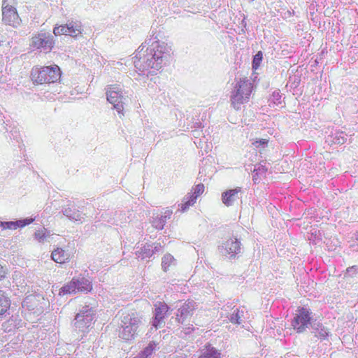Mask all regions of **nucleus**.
<instances>
[{"label": "nucleus", "mask_w": 358, "mask_h": 358, "mask_svg": "<svg viewBox=\"0 0 358 358\" xmlns=\"http://www.w3.org/2000/svg\"><path fill=\"white\" fill-rule=\"evenodd\" d=\"M171 48L166 43L160 41L156 29H152L147 38L138 48L134 64L139 71L148 69L158 71L171 59Z\"/></svg>", "instance_id": "nucleus-1"}, {"label": "nucleus", "mask_w": 358, "mask_h": 358, "mask_svg": "<svg viewBox=\"0 0 358 358\" xmlns=\"http://www.w3.org/2000/svg\"><path fill=\"white\" fill-rule=\"evenodd\" d=\"M252 90V85L249 80L243 78L237 81L231 92L230 103L231 106L237 110L241 109V105L249 101Z\"/></svg>", "instance_id": "nucleus-2"}, {"label": "nucleus", "mask_w": 358, "mask_h": 358, "mask_svg": "<svg viewBox=\"0 0 358 358\" xmlns=\"http://www.w3.org/2000/svg\"><path fill=\"white\" fill-rule=\"evenodd\" d=\"M196 307V304L194 301H186L178 308L176 317L171 319V324L176 322L178 329H180V325L184 326L180 332H184L185 334H189L194 330L193 325L189 324V322Z\"/></svg>", "instance_id": "nucleus-3"}, {"label": "nucleus", "mask_w": 358, "mask_h": 358, "mask_svg": "<svg viewBox=\"0 0 358 358\" xmlns=\"http://www.w3.org/2000/svg\"><path fill=\"white\" fill-rule=\"evenodd\" d=\"M60 69L57 66L34 67L31 73L32 81L37 84L55 83L60 78Z\"/></svg>", "instance_id": "nucleus-4"}, {"label": "nucleus", "mask_w": 358, "mask_h": 358, "mask_svg": "<svg viewBox=\"0 0 358 358\" xmlns=\"http://www.w3.org/2000/svg\"><path fill=\"white\" fill-rule=\"evenodd\" d=\"M96 310L89 306H84L76 314L74 319V327L80 331H87L92 324Z\"/></svg>", "instance_id": "nucleus-5"}, {"label": "nucleus", "mask_w": 358, "mask_h": 358, "mask_svg": "<svg viewBox=\"0 0 358 358\" xmlns=\"http://www.w3.org/2000/svg\"><path fill=\"white\" fill-rule=\"evenodd\" d=\"M107 100L109 103L113 105V108L120 114L123 115L124 110V96L122 88L120 86L111 85L106 92Z\"/></svg>", "instance_id": "nucleus-6"}, {"label": "nucleus", "mask_w": 358, "mask_h": 358, "mask_svg": "<svg viewBox=\"0 0 358 358\" xmlns=\"http://www.w3.org/2000/svg\"><path fill=\"white\" fill-rule=\"evenodd\" d=\"M219 250L222 256L234 258L241 252V243L236 238H230L222 243Z\"/></svg>", "instance_id": "nucleus-7"}, {"label": "nucleus", "mask_w": 358, "mask_h": 358, "mask_svg": "<svg viewBox=\"0 0 358 358\" xmlns=\"http://www.w3.org/2000/svg\"><path fill=\"white\" fill-rule=\"evenodd\" d=\"M83 28L80 22L71 21L64 25L55 27L53 33L55 36L68 35L71 37H77L82 34Z\"/></svg>", "instance_id": "nucleus-8"}, {"label": "nucleus", "mask_w": 358, "mask_h": 358, "mask_svg": "<svg viewBox=\"0 0 358 358\" xmlns=\"http://www.w3.org/2000/svg\"><path fill=\"white\" fill-rule=\"evenodd\" d=\"M310 315L311 312L306 308H301L298 310L292 322V325L297 332L301 333L308 327L311 320Z\"/></svg>", "instance_id": "nucleus-9"}, {"label": "nucleus", "mask_w": 358, "mask_h": 358, "mask_svg": "<svg viewBox=\"0 0 358 358\" xmlns=\"http://www.w3.org/2000/svg\"><path fill=\"white\" fill-rule=\"evenodd\" d=\"M8 0L2 3V20L8 25L16 27L20 25L21 20L16 9L7 3Z\"/></svg>", "instance_id": "nucleus-10"}, {"label": "nucleus", "mask_w": 358, "mask_h": 358, "mask_svg": "<svg viewBox=\"0 0 358 358\" xmlns=\"http://www.w3.org/2000/svg\"><path fill=\"white\" fill-rule=\"evenodd\" d=\"M54 43L53 36L50 34L41 33L32 38V46L45 52H50Z\"/></svg>", "instance_id": "nucleus-11"}, {"label": "nucleus", "mask_w": 358, "mask_h": 358, "mask_svg": "<svg viewBox=\"0 0 358 358\" xmlns=\"http://www.w3.org/2000/svg\"><path fill=\"white\" fill-rule=\"evenodd\" d=\"M169 306L162 302H158L155 304L154 319L152 322V325L156 329L161 328L164 324V317L169 310Z\"/></svg>", "instance_id": "nucleus-12"}, {"label": "nucleus", "mask_w": 358, "mask_h": 358, "mask_svg": "<svg viewBox=\"0 0 358 358\" xmlns=\"http://www.w3.org/2000/svg\"><path fill=\"white\" fill-rule=\"evenodd\" d=\"M241 187H236L235 189L224 192L222 194V203L227 206H233L236 202H237L241 199Z\"/></svg>", "instance_id": "nucleus-13"}, {"label": "nucleus", "mask_w": 358, "mask_h": 358, "mask_svg": "<svg viewBox=\"0 0 358 358\" xmlns=\"http://www.w3.org/2000/svg\"><path fill=\"white\" fill-rule=\"evenodd\" d=\"M141 317L136 312H131L123 315L121 320V326H129L132 329H138L141 322Z\"/></svg>", "instance_id": "nucleus-14"}, {"label": "nucleus", "mask_w": 358, "mask_h": 358, "mask_svg": "<svg viewBox=\"0 0 358 358\" xmlns=\"http://www.w3.org/2000/svg\"><path fill=\"white\" fill-rule=\"evenodd\" d=\"M35 220V218L28 217L24 220H19L17 221H9V222H2L0 221V227L2 229H11L14 230L18 227H24L26 225H28L32 223Z\"/></svg>", "instance_id": "nucleus-15"}, {"label": "nucleus", "mask_w": 358, "mask_h": 358, "mask_svg": "<svg viewBox=\"0 0 358 358\" xmlns=\"http://www.w3.org/2000/svg\"><path fill=\"white\" fill-rule=\"evenodd\" d=\"M51 258L56 263L64 264L69 261L71 255L69 251H66L62 248H57L52 250Z\"/></svg>", "instance_id": "nucleus-16"}, {"label": "nucleus", "mask_w": 358, "mask_h": 358, "mask_svg": "<svg viewBox=\"0 0 358 358\" xmlns=\"http://www.w3.org/2000/svg\"><path fill=\"white\" fill-rule=\"evenodd\" d=\"M136 255L141 259L150 258L153 255V249L149 243H145L143 245H141V246L138 245L136 247Z\"/></svg>", "instance_id": "nucleus-17"}, {"label": "nucleus", "mask_w": 358, "mask_h": 358, "mask_svg": "<svg viewBox=\"0 0 358 358\" xmlns=\"http://www.w3.org/2000/svg\"><path fill=\"white\" fill-rule=\"evenodd\" d=\"M76 285L79 292H90L92 289L91 282L84 277L76 278Z\"/></svg>", "instance_id": "nucleus-18"}, {"label": "nucleus", "mask_w": 358, "mask_h": 358, "mask_svg": "<svg viewBox=\"0 0 358 358\" xmlns=\"http://www.w3.org/2000/svg\"><path fill=\"white\" fill-rule=\"evenodd\" d=\"M245 311L244 310L236 308L234 310L233 313L229 317V320L236 324H241L243 322L245 318Z\"/></svg>", "instance_id": "nucleus-19"}, {"label": "nucleus", "mask_w": 358, "mask_h": 358, "mask_svg": "<svg viewBox=\"0 0 358 358\" xmlns=\"http://www.w3.org/2000/svg\"><path fill=\"white\" fill-rule=\"evenodd\" d=\"M122 329L120 331L119 336L124 340L130 341L134 338L136 335L137 329L129 327V326H121Z\"/></svg>", "instance_id": "nucleus-20"}, {"label": "nucleus", "mask_w": 358, "mask_h": 358, "mask_svg": "<svg viewBox=\"0 0 358 358\" xmlns=\"http://www.w3.org/2000/svg\"><path fill=\"white\" fill-rule=\"evenodd\" d=\"M76 283V278H73L70 282L61 287L59 294L63 296L67 294H72L78 292Z\"/></svg>", "instance_id": "nucleus-21"}, {"label": "nucleus", "mask_w": 358, "mask_h": 358, "mask_svg": "<svg viewBox=\"0 0 358 358\" xmlns=\"http://www.w3.org/2000/svg\"><path fill=\"white\" fill-rule=\"evenodd\" d=\"M22 307L26 308L29 310H34L37 308L38 300L35 295H29L24 298L22 303Z\"/></svg>", "instance_id": "nucleus-22"}, {"label": "nucleus", "mask_w": 358, "mask_h": 358, "mask_svg": "<svg viewBox=\"0 0 358 358\" xmlns=\"http://www.w3.org/2000/svg\"><path fill=\"white\" fill-rule=\"evenodd\" d=\"M62 213L64 216L67 217L71 220L81 221L83 218L79 211L71 208L66 207L62 209Z\"/></svg>", "instance_id": "nucleus-23"}, {"label": "nucleus", "mask_w": 358, "mask_h": 358, "mask_svg": "<svg viewBox=\"0 0 358 358\" xmlns=\"http://www.w3.org/2000/svg\"><path fill=\"white\" fill-rule=\"evenodd\" d=\"M10 300L6 293L0 290V315H3L9 309Z\"/></svg>", "instance_id": "nucleus-24"}, {"label": "nucleus", "mask_w": 358, "mask_h": 358, "mask_svg": "<svg viewBox=\"0 0 358 358\" xmlns=\"http://www.w3.org/2000/svg\"><path fill=\"white\" fill-rule=\"evenodd\" d=\"M196 200V196H194L193 194L188 193L182 199V203L180 204V211L185 212L186 211L189 206H192Z\"/></svg>", "instance_id": "nucleus-25"}, {"label": "nucleus", "mask_w": 358, "mask_h": 358, "mask_svg": "<svg viewBox=\"0 0 358 358\" xmlns=\"http://www.w3.org/2000/svg\"><path fill=\"white\" fill-rule=\"evenodd\" d=\"M198 358H220V354L214 348L206 349Z\"/></svg>", "instance_id": "nucleus-26"}, {"label": "nucleus", "mask_w": 358, "mask_h": 358, "mask_svg": "<svg viewBox=\"0 0 358 358\" xmlns=\"http://www.w3.org/2000/svg\"><path fill=\"white\" fill-rule=\"evenodd\" d=\"M268 168L264 164H257L255 166V169L253 170V172L255 173V175L253 176V180L256 182V180L258 179V178L262 177L264 174L266 173L267 171Z\"/></svg>", "instance_id": "nucleus-27"}, {"label": "nucleus", "mask_w": 358, "mask_h": 358, "mask_svg": "<svg viewBox=\"0 0 358 358\" xmlns=\"http://www.w3.org/2000/svg\"><path fill=\"white\" fill-rule=\"evenodd\" d=\"M50 236V233L45 228L37 230L34 234L35 238L40 243H44Z\"/></svg>", "instance_id": "nucleus-28"}, {"label": "nucleus", "mask_w": 358, "mask_h": 358, "mask_svg": "<svg viewBox=\"0 0 358 358\" xmlns=\"http://www.w3.org/2000/svg\"><path fill=\"white\" fill-rule=\"evenodd\" d=\"M269 106H271V103H273V106H279L282 103V96L280 93L279 90H275L271 94L270 99H269Z\"/></svg>", "instance_id": "nucleus-29"}, {"label": "nucleus", "mask_w": 358, "mask_h": 358, "mask_svg": "<svg viewBox=\"0 0 358 358\" xmlns=\"http://www.w3.org/2000/svg\"><path fill=\"white\" fill-rule=\"evenodd\" d=\"M174 258L170 254L165 255L162 259V267L164 271H166L171 264L173 262Z\"/></svg>", "instance_id": "nucleus-30"}, {"label": "nucleus", "mask_w": 358, "mask_h": 358, "mask_svg": "<svg viewBox=\"0 0 358 358\" xmlns=\"http://www.w3.org/2000/svg\"><path fill=\"white\" fill-rule=\"evenodd\" d=\"M166 221L164 220V217L161 215V217H157L153 219L152 223V226L157 229L161 230L164 228Z\"/></svg>", "instance_id": "nucleus-31"}, {"label": "nucleus", "mask_w": 358, "mask_h": 358, "mask_svg": "<svg viewBox=\"0 0 358 358\" xmlns=\"http://www.w3.org/2000/svg\"><path fill=\"white\" fill-rule=\"evenodd\" d=\"M263 59V53L262 51L257 52V53L254 56L252 60V68L254 69H257Z\"/></svg>", "instance_id": "nucleus-32"}, {"label": "nucleus", "mask_w": 358, "mask_h": 358, "mask_svg": "<svg viewBox=\"0 0 358 358\" xmlns=\"http://www.w3.org/2000/svg\"><path fill=\"white\" fill-rule=\"evenodd\" d=\"M154 350L153 344L150 343L143 350L141 351L138 355L141 358H148Z\"/></svg>", "instance_id": "nucleus-33"}, {"label": "nucleus", "mask_w": 358, "mask_h": 358, "mask_svg": "<svg viewBox=\"0 0 358 358\" xmlns=\"http://www.w3.org/2000/svg\"><path fill=\"white\" fill-rule=\"evenodd\" d=\"M204 185L203 184H198L194 189V192L191 193L194 196H196V198L201 195L204 192Z\"/></svg>", "instance_id": "nucleus-34"}, {"label": "nucleus", "mask_w": 358, "mask_h": 358, "mask_svg": "<svg viewBox=\"0 0 358 358\" xmlns=\"http://www.w3.org/2000/svg\"><path fill=\"white\" fill-rule=\"evenodd\" d=\"M315 336L321 339L325 338L329 335V331L325 328H321L320 329H317L315 333Z\"/></svg>", "instance_id": "nucleus-35"}, {"label": "nucleus", "mask_w": 358, "mask_h": 358, "mask_svg": "<svg viewBox=\"0 0 358 358\" xmlns=\"http://www.w3.org/2000/svg\"><path fill=\"white\" fill-rule=\"evenodd\" d=\"M150 245L153 249V255L162 251V246L160 243H154Z\"/></svg>", "instance_id": "nucleus-36"}, {"label": "nucleus", "mask_w": 358, "mask_h": 358, "mask_svg": "<svg viewBox=\"0 0 358 358\" xmlns=\"http://www.w3.org/2000/svg\"><path fill=\"white\" fill-rule=\"evenodd\" d=\"M268 143V141L266 139H259L256 141L253 144L257 147L262 146L264 147L265 145H266Z\"/></svg>", "instance_id": "nucleus-37"}, {"label": "nucleus", "mask_w": 358, "mask_h": 358, "mask_svg": "<svg viewBox=\"0 0 358 358\" xmlns=\"http://www.w3.org/2000/svg\"><path fill=\"white\" fill-rule=\"evenodd\" d=\"M172 215V210L167 209L164 213V215H162L164 217V220L166 221L167 220L171 218V216Z\"/></svg>", "instance_id": "nucleus-38"}, {"label": "nucleus", "mask_w": 358, "mask_h": 358, "mask_svg": "<svg viewBox=\"0 0 358 358\" xmlns=\"http://www.w3.org/2000/svg\"><path fill=\"white\" fill-rule=\"evenodd\" d=\"M112 65L115 67V66H116V65H122V64L119 62H113Z\"/></svg>", "instance_id": "nucleus-39"}, {"label": "nucleus", "mask_w": 358, "mask_h": 358, "mask_svg": "<svg viewBox=\"0 0 358 358\" xmlns=\"http://www.w3.org/2000/svg\"><path fill=\"white\" fill-rule=\"evenodd\" d=\"M169 324L174 326L173 328H177L178 329V327H176V322H173L172 324H171V322H170ZM169 328H171V326H169Z\"/></svg>", "instance_id": "nucleus-40"}, {"label": "nucleus", "mask_w": 358, "mask_h": 358, "mask_svg": "<svg viewBox=\"0 0 358 358\" xmlns=\"http://www.w3.org/2000/svg\"><path fill=\"white\" fill-rule=\"evenodd\" d=\"M133 358H141V356L138 354L136 357H133Z\"/></svg>", "instance_id": "nucleus-41"}]
</instances>
